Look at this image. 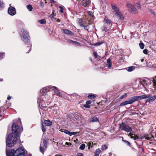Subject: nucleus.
I'll return each mask as SVG.
<instances>
[{
    "instance_id": "36",
    "label": "nucleus",
    "mask_w": 156,
    "mask_h": 156,
    "mask_svg": "<svg viewBox=\"0 0 156 156\" xmlns=\"http://www.w3.org/2000/svg\"><path fill=\"white\" fill-rule=\"evenodd\" d=\"M27 9L30 11H32L33 9V7L31 5H28L27 6Z\"/></svg>"
},
{
    "instance_id": "25",
    "label": "nucleus",
    "mask_w": 156,
    "mask_h": 156,
    "mask_svg": "<svg viewBox=\"0 0 156 156\" xmlns=\"http://www.w3.org/2000/svg\"><path fill=\"white\" fill-rule=\"evenodd\" d=\"M68 42L69 43H73L75 44V45L77 46H80V43L76 41H73L71 40H69L68 41Z\"/></svg>"
},
{
    "instance_id": "14",
    "label": "nucleus",
    "mask_w": 156,
    "mask_h": 156,
    "mask_svg": "<svg viewBox=\"0 0 156 156\" xmlns=\"http://www.w3.org/2000/svg\"><path fill=\"white\" fill-rule=\"evenodd\" d=\"M111 28V26L104 23L103 27L101 28L103 31L107 32Z\"/></svg>"
},
{
    "instance_id": "33",
    "label": "nucleus",
    "mask_w": 156,
    "mask_h": 156,
    "mask_svg": "<svg viewBox=\"0 0 156 156\" xmlns=\"http://www.w3.org/2000/svg\"><path fill=\"white\" fill-rule=\"evenodd\" d=\"M4 111V109L3 108V107H0V118L2 117V116L1 113L3 112Z\"/></svg>"
},
{
    "instance_id": "18",
    "label": "nucleus",
    "mask_w": 156,
    "mask_h": 156,
    "mask_svg": "<svg viewBox=\"0 0 156 156\" xmlns=\"http://www.w3.org/2000/svg\"><path fill=\"white\" fill-rule=\"evenodd\" d=\"M44 123L46 126H51L52 124V122L50 120L48 119L44 120Z\"/></svg>"
},
{
    "instance_id": "35",
    "label": "nucleus",
    "mask_w": 156,
    "mask_h": 156,
    "mask_svg": "<svg viewBox=\"0 0 156 156\" xmlns=\"http://www.w3.org/2000/svg\"><path fill=\"white\" fill-rule=\"evenodd\" d=\"M135 6L136 8V9H140V6L139 3H136L135 5Z\"/></svg>"
},
{
    "instance_id": "31",
    "label": "nucleus",
    "mask_w": 156,
    "mask_h": 156,
    "mask_svg": "<svg viewBox=\"0 0 156 156\" xmlns=\"http://www.w3.org/2000/svg\"><path fill=\"white\" fill-rule=\"evenodd\" d=\"M71 98L73 99H75L76 97H78V95L76 93H73L71 95Z\"/></svg>"
},
{
    "instance_id": "49",
    "label": "nucleus",
    "mask_w": 156,
    "mask_h": 156,
    "mask_svg": "<svg viewBox=\"0 0 156 156\" xmlns=\"http://www.w3.org/2000/svg\"><path fill=\"white\" fill-rule=\"evenodd\" d=\"M93 55L95 56V58H96L98 56V54L96 52H94L93 53Z\"/></svg>"
},
{
    "instance_id": "21",
    "label": "nucleus",
    "mask_w": 156,
    "mask_h": 156,
    "mask_svg": "<svg viewBox=\"0 0 156 156\" xmlns=\"http://www.w3.org/2000/svg\"><path fill=\"white\" fill-rule=\"evenodd\" d=\"M43 144L42 146V147H44V148L47 149V141L46 140H44L43 141L41 142L40 144Z\"/></svg>"
},
{
    "instance_id": "24",
    "label": "nucleus",
    "mask_w": 156,
    "mask_h": 156,
    "mask_svg": "<svg viewBox=\"0 0 156 156\" xmlns=\"http://www.w3.org/2000/svg\"><path fill=\"white\" fill-rule=\"evenodd\" d=\"M43 144H40V151L43 154H44V151L46 149L44 148V147H42V146Z\"/></svg>"
},
{
    "instance_id": "13",
    "label": "nucleus",
    "mask_w": 156,
    "mask_h": 156,
    "mask_svg": "<svg viewBox=\"0 0 156 156\" xmlns=\"http://www.w3.org/2000/svg\"><path fill=\"white\" fill-rule=\"evenodd\" d=\"M145 95L147 96V97L144 98H147L146 101L147 102H151L154 101V100L156 99V97L155 96H151L150 95Z\"/></svg>"
},
{
    "instance_id": "56",
    "label": "nucleus",
    "mask_w": 156,
    "mask_h": 156,
    "mask_svg": "<svg viewBox=\"0 0 156 156\" xmlns=\"http://www.w3.org/2000/svg\"><path fill=\"white\" fill-rule=\"evenodd\" d=\"M92 23H93V22H92V21H91L90 20H89L88 21V23L89 25L91 24Z\"/></svg>"
},
{
    "instance_id": "6",
    "label": "nucleus",
    "mask_w": 156,
    "mask_h": 156,
    "mask_svg": "<svg viewBox=\"0 0 156 156\" xmlns=\"http://www.w3.org/2000/svg\"><path fill=\"white\" fill-rule=\"evenodd\" d=\"M48 97L45 94L44 95L41 94L38 98L37 103L40 106L42 107H45V101L48 100Z\"/></svg>"
},
{
    "instance_id": "29",
    "label": "nucleus",
    "mask_w": 156,
    "mask_h": 156,
    "mask_svg": "<svg viewBox=\"0 0 156 156\" xmlns=\"http://www.w3.org/2000/svg\"><path fill=\"white\" fill-rule=\"evenodd\" d=\"M62 130V129H60V131H61L62 132H63L64 133H65V134L69 135L70 136V134H71V132H70L69 130H66V129H64V130L63 131H62V130Z\"/></svg>"
},
{
    "instance_id": "10",
    "label": "nucleus",
    "mask_w": 156,
    "mask_h": 156,
    "mask_svg": "<svg viewBox=\"0 0 156 156\" xmlns=\"http://www.w3.org/2000/svg\"><path fill=\"white\" fill-rule=\"evenodd\" d=\"M80 4L85 9L88 8L90 3V0H80Z\"/></svg>"
},
{
    "instance_id": "19",
    "label": "nucleus",
    "mask_w": 156,
    "mask_h": 156,
    "mask_svg": "<svg viewBox=\"0 0 156 156\" xmlns=\"http://www.w3.org/2000/svg\"><path fill=\"white\" fill-rule=\"evenodd\" d=\"M99 119L96 116L92 117L90 119V122H98Z\"/></svg>"
},
{
    "instance_id": "41",
    "label": "nucleus",
    "mask_w": 156,
    "mask_h": 156,
    "mask_svg": "<svg viewBox=\"0 0 156 156\" xmlns=\"http://www.w3.org/2000/svg\"><path fill=\"white\" fill-rule=\"evenodd\" d=\"M153 86H154V88L156 89V80L153 78Z\"/></svg>"
},
{
    "instance_id": "42",
    "label": "nucleus",
    "mask_w": 156,
    "mask_h": 156,
    "mask_svg": "<svg viewBox=\"0 0 156 156\" xmlns=\"http://www.w3.org/2000/svg\"><path fill=\"white\" fill-rule=\"evenodd\" d=\"M107 148H108V147L106 145H104L102 146L101 149L103 150H105Z\"/></svg>"
},
{
    "instance_id": "55",
    "label": "nucleus",
    "mask_w": 156,
    "mask_h": 156,
    "mask_svg": "<svg viewBox=\"0 0 156 156\" xmlns=\"http://www.w3.org/2000/svg\"><path fill=\"white\" fill-rule=\"evenodd\" d=\"M71 133L70 136L72 135H76L77 133L76 132H71Z\"/></svg>"
},
{
    "instance_id": "7",
    "label": "nucleus",
    "mask_w": 156,
    "mask_h": 156,
    "mask_svg": "<svg viewBox=\"0 0 156 156\" xmlns=\"http://www.w3.org/2000/svg\"><path fill=\"white\" fill-rule=\"evenodd\" d=\"M20 37L22 40L25 44L29 42V34L28 32L25 29H22L21 30V33L20 34Z\"/></svg>"
},
{
    "instance_id": "64",
    "label": "nucleus",
    "mask_w": 156,
    "mask_h": 156,
    "mask_svg": "<svg viewBox=\"0 0 156 156\" xmlns=\"http://www.w3.org/2000/svg\"><path fill=\"white\" fill-rule=\"evenodd\" d=\"M144 59H141V62H144Z\"/></svg>"
},
{
    "instance_id": "62",
    "label": "nucleus",
    "mask_w": 156,
    "mask_h": 156,
    "mask_svg": "<svg viewBox=\"0 0 156 156\" xmlns=\"http://www.w3.org/2000/svg\"><path fill=\"white\" fill-rule=\"evenodd\" d=\"M119 33H120V34H121V33H122V32H121V30L119 28Z\"/></svg>"
},
{
    "instance_id": "45",
    "label": "nucleus",
    "mask_w": 156,
    "mask_h": 156,
    "mask_svg": "<svg viewBox=\"0 0 156 156\" xmlns=\"http://www.w3.org/2000/svg\"><path fill=\"white\" fill-rule=\"evenodd\" d=\"M42 129L43 133L44 132L46 131V128L43 126V124H42Z\"/></svg>"
},
{
    "instance_id": "59",
    "label": "nucleus",
    "mask_w": 156,
    "mask_h": 156,
    "mask_svg": "<svg viewBox=\"0 0 156 156\" xmlns=\"http://www.w3.org/2000/svg\"><path fill=\"white\" fill-rule=\"evenodd\" d=\"M112 30L113 31H115V33H116V31H118V29H115V30L112 29Z\"/></svg>"
},
{
    "instance_id": "57",
    "label": "nucleus",
    "mask_w": 156,
    "mask_h": 156,
    "mask_svg": "<svg viewBox=\"0 0 156 156\" xmlns=\"http://www.w3.org/2000/svg\"><path fill=\"white\" fill-rule=\"evenodd\" d=\"M71 143H68L67 142H66L65 144V145H71Z\"/></svg>"
},
{
    "instance_id": "60",
    "label": "nucleus",
    "mask_w": 156,
    "mask_h": 156,
    "mask_svg": "<svg viewBox=\"0 0 156 156\" xmlns=\"http://www.w3.org/2000/svg\"><path fill=\"white\" fill-rule=\"evenodd\" d=\"M11 98V97L10 96L8 97L7 98V100H10Z\"/></svg>"
},
{
    "instance_id": "22",
    "label": "nucleus",
    "mask_w": 156,
    "mask_h": 156,
    "mask_svg": "<svg viewBox=\"0 0 156 156\" xmlns=\"http://www.w3.org/2000/svg\"><path fill=\"white\" fill-rule=\"evenodd\" d=\"M63 32L66 34L71 35H72L73 34V33L71 31L67 29H63Z\"/></svg>"
},
{
    "instance_id": "12",
    "label": "nucleus",
    "mask_w": 156,
    "mask_h": 156,
    "mask_svg": "<svg viewBox=\"0 0 156 156\" xmlns=\"http://www.w3.org/2000/svg\"><path fill=\"white\" fill-rule=\"evenodd\" d=\"M9 14L12 16H13L16 14V11L15 8L13 6H10L8 10Z\"/></svg>"
},
{
    "instance_id": "1",
    "label": "nucleus",
    "mask_w": 156,
    "mask_h": 156,
    "mask_svg": "<svg viewBox=\"0 0 156 156\" xmlns=\"http://www.w3.org/2000/svg\"><path fill=\"white\" fill-rule=\"evenodd\" d=\"M6 153L7 156H25L24 149L22 147H20L15 151L14 149H7L6 146Z\"/></svg>"
},
{
    "instance_id": "53",
    "label": "nucleus",
    "mask_w": 156,
    "mask_h": 156,
    "mask_svg": "<svg viewBox=\"0 0 156 156\" xmlns=\"http://www.w3.org/2000/svg\"><path fill=\"white\" fill-rule=\"evenodd\" d=\"M91 103V101H87L86 102V104L87 105H88L90 104Z\"/></svg>"
},
{
    "instance_id": "46",
    "label": "nucleus",
    "mask_w": 156,
    "mask_h": 156,
    "mask_svg": "<svg viewBox=\"0 0 156 156\" xmlns=\"http://www.w3.org/2000/svg\"><path fill=\"white\" fill-rule=\"evenodd\" d=\"M143 52L145 55H147L148 53V51L147 49H144L143 51Z\"/></svg>"
},
{
    "instance_id": "63",
    "label": "nucleus",
    "mask_w": 156,
    "mask_h": 156,
    "mask_svg": "<svg viewBox=\"0 0 156 156\" xmlns=\"http://www.w3.org/2000/svg\"><path fill=\"white\" fill-rule=\"evenodd\" d=\"M61 156V155L59 154H57L55 155L54 156Z\"/></svg>"
},
{
    "instance_id": "50",
    "label": "nucleus",
    "mask_w": 156,
    "mask_h": 156,
    "mask_svg": "<svg viewBox=\"0 0 156 156\" xmlns=\"http://www.w3.org/2000/svg\"><path fill=\"white\" fill-rule=\"evenodd\" d=\"M88 15L91 17H93V13L92 12H88Z\"/></svg>"
},
{
    "instance_id": "26",
    "label": "nucleus",
    "mask_w": 156,
    "mask_h": 156,
    "mask_svg": "<svg viewBox=\"0 0 156 156\" xmlns=\"http://www.w3.org/2000/svg\"><path fill=\"white\" fill-rule=\"evenodd\" d=\"M101 152V150L99 148L97 149L95 152V156H99V155L100 153Z\"/></svg>"
},
{
    "instance_id": "48",
    "label": "nucleus",
    "mask_w": 156,
    "mask_h": 156,
    "mask_svg": "<svg viewBox=\"0 0 156 156\" xmlns=\"http://www.w3.org/2000/svg\"><path fill=\"white\" fill-rule=\"evenodd\" d=\"M59 8L60 9V12L61 13H62L63 12V8L61 6H59Z\"/></svg>"
},
{
    "instance_id": "39",
    "label": "nucleus",
    "mask_w": 156,
    "mask_h": 156,
    "mask_svg": "<svg viewBox=\"0 0 156 156\" xmlns=\"http://www.w3.org/2000/svg\"><path fill=\"white\" fill-rule=\"evenodd\" d=\"M56 15V14L54 13V11H53L52 14L50 15V17L51 18H53Z\"/></svg>"
},
{
    "instance_id": "54",
    "label": "nucleus",
    "mask_w": 156,
    "mask_h": 156,
    "mask_svg": "<svg viewBox=\"0 0 156 156\" xmlns=\"http://www.w3.org/2000/svg\"><path fill=\"white\" fill-rule=\"evenodd\" d=\"M76 156H83V154L79 153L77 154Z\"/></svg>"
},
{
    "instance_id": "47",
    "label": "nucleus",
    "mask_w": 156,
    "mask_h": 156,
    "mask_svg": "<svg viewBox=\"0 0 156 156\" xmlns=\"http://www.w3.org/2000/svg\"><path fill=\"white\" fill-rule=\"evenodd\" d=\"M127 96V95L126 94H125L123 95H122L121 96L120 98L121 99H122L124 98H126Z\"/></svg>"
},
{
    "instance_id": "17",
    "label": "nucleus",
    "mask_w": 156,
    "mask_h": 156,
    "mask_svg": "<svg viewBox=\"0 0 156 156\" xmlns=\"http://www.w3.org/2000/svg\"><path fill=\"white\" fill-rule=\"evenodd\" d=\"M51 87V89H52V90H55V92L56 93V95L59 97H62V95L60 94V92L58 91V90L57 89V87H55L51 86L50 87Z\"/></svg>"
},
{
    "instance_id": "5",
    "label": "nucleus",
    "mask_w": 156,
    "mask_h": 156,
    "mask_svg": "<svg viewBox=\"0 0 156 156\" xmlns=\"http://www.w3.org/2000/svg\"><path fill=\"white\" fill-rule=\"evenodd\" d=\"M6 146L10 147L14 145L16 142V138L13 137L12 134L10 133L9 134L8 136L6 138Z\"/></svg>"
},
{
    "instance_id": "43",
    "label": "nucleus",
    "mask_w": 156,
    "mask_h": 156,
    "mask_svg": "<svg viewBox=\"0 0 156 156\" xmlns=\"http://www.w3.org/2000/svg\"><path fill=\"white\" fill-rule=\"evenodd\" d=\"M5 53H0V59H1L3 57L5 56Z\"/></svg>"
},
{
    "instance_id": "37",
    "label": "nucleus",
    "mask_w": 156,
    "mask_h": 156,
    "mask_svg": "<svg viewBox=\"0 0 156 156\" xmlns=\"http://www.w3.org/2000/svg\"><path fill=\"white\" fill-rule=\"evenodd\" d=\"M88 98L90 99H94L96 97L94 94H90L88 96Z\"/></svg>"
},
{
    "instance_id": "61",
    "label": "nucleus",
    "mask_w": 156,
    "mask_h": 156,
    "mask_svg": "<svg viewBox=\"0 0 156 156\" xmlns=\"http://www.w3.org/2000/svg\"><path fill=\"white\" fill-rule=\"evenodd\" d=\"M60 20L59 19H58L57 20V22H60Z\"/></svg>"
},
{
    "instance_id": "27",
    "label": "nucleus",
    "mask_w": 156,
    "mask_h": 156,
    "mask_svg": "<svg viewBox=\"0 0 156 156\" xmlns=\"http://www.w3.org/2000/svg\"><path fill=\"white\" fill-rule=\"evenodd\" d=\"M122 141H123V142H124V143L126 145H128L129 147H131V144L127 140H124L123 138V137H122Z\"/></svg>"
},
{
    "instance_id": "4",
    "label": "nucleus",
    "mask_w": 156,
    "mask_h": 156,
    "mask_svg": "<svg viewBox=\"0 0 156 156\" xmlns=\"http://www.w3.org/2000/svg\"><path fill=\"white\" fill-rule=\"evenodd\" d=\"M147 97V96L145 95L133 96L129 98L128 100L124 101L121 103L120 104V106H122L128 104H131L134 102L138 100L139 99H144Z\"/></svg>"
},
{
    "instance_id": "28",
    "label": "nucleus",
    "mask_w": 156,
    "mask_h": 156,
    "mask_svg": "<svg viewBox=\"0 0 156 156\" xmlns=\"http://www.w3.org/2000/svg\"><path fill=\"white\" fill-rule=\"evenodd\" d=\"M135 68L134 66H131L128 67L127 70L128 72H131L134 70Z\"/></svg>"
},
{
    "instance_id": "2",
    "label": "nucleus",
    "mask_w": 156,
    "mask_h": 156,
    "mask_svg": "<svg viewBox=\"0 0 156 156\" xmlns=\"http://www.w3.org/2000/svg\"><path fill=\"white\" fill-rule=\"evenodd\" d=\"M21 124V119H18L17 121L14 122L12 126V131L13 134H15L16 136L23 131V129L21 128L20 125Z\"/></svg>"
},
{
    "instance_id": "15",
    "label": "nucleus",
    "mask_w": 156,
    "mask_h": 156,
    "mask_svg": "<svg viewBox=\"0 0 156 156\" xmlns=\"http://www.w3.org/2000/svg\"><path fill=\"white\" fill-rule=\"evenodd\" d=\"M146 82L145 80H140L139 81V87L140 88H141L143 87L145 88V86L146 84Z\"/></svg>"
},
{
    "instance_id": "30",
    "label": "nucleus",
    "mask_w": 156,
    "mask_h": 156,
    "mask_svg": "<svg viewBox=\"0 0 156 156\" xmlns=\"http://www.w3.org/2000/svg\"><path fill=\"white\" fill-rule=\"evenodd\" d=\"M4 6V2L2 1H0V10L3 9Z\"/></svg>"
},
{
    "instance_id": "23",
    "label": "nucleus",
    "mask_w": 156,
    "mask_h": 156,
    "mask_svg": "<svg viewBox=\"0 0 156 156\" xmlns=\"http://www.w3.org/2000/svg\"><path fill=\"white\" fill-rule=\"evenodd\" d=\"M107 66L109 68H110L112 66V63L110 58H108L107 61Z\"/></svg>"
},
{
    "instance_id": "32",
    "label": "nucleus",
    "mask_w": 156,
    "mask_h": 156,
    "mask_svg": "<svg viewBox=\"0 0 156 156\" xmlns=\"http://www.w3.org/2000/svg\"><path fill=\"white\" fill-rule=\"evenodd\" d=\"M38 22L41 24H44L46 23V21L45 19H43L38 20Z\"/></svg>"
},
{
    "instance_id": "16",
    "label": "nucleus",
    "mask_w": 156,
    "mask_h": 156,
    "mask_svg": "<svg viewBox=\"0 0 156 156\" xmlns=\"http://www.w3.org/2000/svg\"><path fill=\"white\" fill-rule=\"evenodd\" d=\"M104 23L105 24H107L112 27V21L110 19L107 18L106 16H105L104 19Z\"/></svg>"
},
{
    "instance_id": "11",
    "label": "nucleus",
    "mask_w": 156,
    "mask_h": 156,
    "mask_svg": "<svg viewBox=\"0 0 156 156\" xmlns=\"http://www.w3.org/2000/svg\"><path fill=\"white\" fill-rule=\"evenodd\" d=\"M127 6L129 11L132 13L137 14L138 11L136 8L129 3L127 4Z\"/></svg>"
},
{
    "instance_id": "51",
    "label": "nucleus",
    "mask_w": 156,
    "mask_h": 156,
    "mask_svg": "<svg viewBox=\"0 0 156 156\" xmlns=\"http://www.w3.org/2000/svg\"><path fill=\"white\" fill-rule=\"evenodd\" d=\"M84 27V29L86 30L87 31H88V26H87L85 25H84V27Z\"/></svg>"
},
{
    "instance_id": "34",
    "label": "nucleus",
    "mask_w": 156,
    "mask_h": 156,
    "mask_svg": "<svg viewBox=\"0 0 156 156\" xmlns=\"http://www.w3.org/2000/svg\"><path fill=\"white\" fill-rule=\"evenodd\" d=\"M85 147V145L84 144H82L79 147V149L83 150L84 149Z\"/></svg>"
},
{
    "instance_id": "20",
    "label": "nucleus",
    "mask_w": 156,
    "mask_h": 156,
    "mask_svg": "<svg viewBox=\"0 0 156 156\" xmlns=\"http://www.w3.org/2000/svg\"><path fill=\"white\" fill-rule=\"evenodd\" d=\"M48 87V88L47 87H45L43 88L41 91V92L42 93H43L44 94H46L49 90H50V89H51V87Z\"/></svg>"
},
{
    "instance_id": "58",
    "label": "nucleus",
    "mask_w": 156,
    "mask_h": 156,
    "mask_svg": "<svg viewBox=\"0 0 156 156\" xmlns=\"http://www.w3.org/2000/svg\"><path fill=\"white\" fill-rule=\"evenodd\" d=\"M53 113L54 114H56L57 113V112L55 109L53 110Z\"/></svg>"
},
{
    "instance_id": "40",
    "label": "nucleus",
    "mask_w": 156,
    "mask_h": 156,
    "mask_svg": "<svg viewBox=\"0 0 156 156\" xmlns=\"http://www.w3.org/2000/svg\"><path fill=\"white\" fill-rule=\"evenodd\" d=\"M102 43H103L102 42H97L96 43L94 44H93V45L94 46H97L100 45L102 44Z\"/></svg>"
},
{
    "instance_id": "3",
    "label": "nucleus",
    "mask_w": 156,
    "mask_h": 156,
    "mask_svg": "<svg viewBox=\"0 0 156 156\" xmlns=\"http://www.w3.org/2000/svg\"><path fill=\"white\" fill-rule=\"evenodd\" d=\"M128 136L130 138L133 139L134 140H140L144 139L147 140H152L154 138V136L150 134H149L141 135L140 137H139L136 135L133 134L131 133H129Z\"/></svg>"
},
{
    "instance_id": "9",
    "label": "nucleus",
    "mask_w": 156,
    "mask_h": 156,
    "mask_svg": "<svg viewBox=\"0 0 156 156\" xmlns=\"http://www.w3.org/2000/svg\"><path fill=\"white\" fill-rule=\"evenodd\" d=\"M120 127L121 128L122 130L126 132H132V130L131 128L128 125L124 122H122L120 125Z\"/></svg>"
},
{
    "instance_id": "44",
    "label": "nucleus",
    "mask_w": 156,
    "mask_h": 156,
    "mask_svg": "<svg viewBox=\"0 0 156 156\" xmlns=\"http://www.w3.org/2000/svg\"><path fill=\"white\" fill-rule=\"evenodd\" d=\"M79 25L82 27H84V25L82 23L81 20L80 19L79 20Z\"/></svg>"
},
{
    "instance_id": "8",
    "label": "nucleus",
    "mask_w": 156,
    "mask_h": 156,
    "mask_svg": "<svg viewBox=\"0 0 156 156\" xmlns=\"http://www.w3.org/2000/svg\"><path fill=\"white\" fill-rule=\"evenodd\" d=\"M111 6L114 12H115L116 16H117L119 19L121 20H123L124 17L121 13L119 12L116 5H112Z\"/></svg>"
},
{
    "instance_id": "52",
    "label": "nucleus",
    "mask_w": 156,
    "mask_h": 156,
    "mask_svg": "<svg viewBox=\"0 0 156 156\" xmlns=\"http://www.w3.org/2000/svg\"><path fill=\"white\" fill-rule=\"evenodd\" d=\"M84 106L85 108H90V106L89 105H87L86 104L85 105H84Z\"/></svg>"
},
{
    "instance_id": "38",
    "label": "nucleus",
    "mask_w": 156,
    "mask_h": 156,
    "mask_svg": "<svg viewBox=\"0 0 156 156\" xmlns=\"http://www.w3.org/2000/svg\"><path fill=\"white\" fill-rule=\"evenodd\" d=\"M139 45L141 49H143L144 48V44L142 42L140 43L139 44Z\"/></svg>"
}]
</instances>
